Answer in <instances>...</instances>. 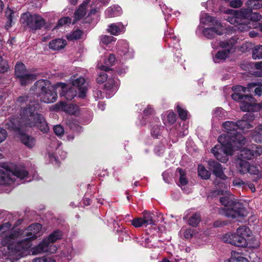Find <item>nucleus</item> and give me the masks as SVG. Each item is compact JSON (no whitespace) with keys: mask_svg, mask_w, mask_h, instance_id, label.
<instances>
[{"mask_svg":"<svg viewBox=\"0 0 262 262\" xmlns=\"http://www.w3.org/2000/svg\"><path fill=\"white\" fill-rule=\"evenodd\" d=\"M28 97H20L17 101L21 109L20 117H11L6 123V126L8 129H22L26 130L28 127L37 126L39 130L47 133L49 127L42 115L38 114L37 111L39 108V104L30 101Z\"/></svg>","mask_w":262,"mask_h":262,"instance_id":"1","label":"nucleus"},{"mask_svg":"<svg viewBox=\"0 0 262 262\" xmlns=\"http://www.w3.org/2000/svg\"><path fill=\"white\" fill-rule=\"evenodd\" d=\"M219 194H226V195L220 197L221 203L225 206L229 207L225 211L226 216L232 219H236L246 215V211L243 205L237 201L234 195L228 191L221 190L219 191Z\"/></svg>","mask_w":262,"mask_h":262,"instance_id":"2","label":"nucleus"},{"mask_svg":"<svg viewBox=\"0 0 262 262\" xmlns=\"http://www.w3.org/2000/svg\"><path fill=\"white\" fill-rule=\"evenodd\" d=\"M223 127L225 128L226 133L219 137L218 141L220 144L231 143L235 147H241L246 143V138L237 131L236 122L226 121L223 123Z\"/></svg>","mask_w":262,"mask_h":262,"instance_id":"3","label":"nucleus"},{"mask_svg":"<svg viewBox=\"0 0 262 262\" xmlns=\"http://www.w3.org/2000/svg\"><path fill=\"white\" fill-rule=\"evenodd\" d=\"M34 90L41 101L47 103L54 102L57 98L55 87L46 80H39L34 85Z\"/></svg>","mask_w":262,"mask_h":262,"instance_id":"4","label":"nucleus"},{"mask_svg":"<svg viewBox=\"0 0 262 262\" xmlns=\"http://www.w3.org/2000/svg\"><path fill=\"white\" fill-rule=\"evenodd\" d=\"M28 172L23 167L12 165L7 168L0 169V184L10 185L13 182L27 177Z\"/></svg>","mask_w":262,"mask_h":262,"instance_id":"5","label":"nucleus"},{"mask_svg":"<svg viewBox=\"0 0 262 262\" xmlns=\"http://www.w3.org/2000/svg\"><path fill=\"white\" fill-rule=\"evenodd\" d=\"M250 230L246 226H241L236 230V233H229L222 237L224 242L237 247H246L247 245V238L250 236Z\"/></svg>","mask_w":262,"mask_h":262,"instance_id":"6","label":"nucleus"},{"mask_svg":"<svg viewBox=\"0 0 262 262\" xmlns=\"http://www.w3.org/2000/svg\"><path fill=\"white\" fill-rule=\"evenodd\" d=\"M23 24L27 26L30 30H40L46 24L45 19L40 15L31 14L30 12L23 13L20 18Z\"/></svg>","mask_w":262,"mask_h":262,"instance_id":"7","label":"nucleus"},{"mask_svg":"<svg viewBox=\"0 0 262 262\" xmlns=\"http://www.w3.org/2000/svg\"><path fill=\"white\" fill-rule=\"evenodd\" d=\"M241 147H235L231 143L225 142V144L216 145L212 149V152L214 157L220 162L224 163L228 161V155L232 154L234 150Z\"/></svg>","mask_w":262,"mask_h":262,"instance_id":"8","label":"nucleus"},{"mask_svg":"<svg viewBox=\"0 0 262 262\" xmlns=\"http://www.w3.org/2000/svg\"><path fill=\"white\" fill-rule=\"evenodd\" d=\"M15 75L19 79L21 85H25L36 79V76L29 74L27 72L25 64L21 62L17 63L15 67Z\"/></svg>","mask_w":262,"mask_h":262,"instance_id":"9","label":"nucleus"},{"mask_svg":"<svg viewBox=\"0 0 262 262\" xmlns=\"http://www.w3.org/2000/svg\"><path fill=\"white\" fill-rule=\"evenodd\" d=\"M61 231L57 230L51 234L47 239H45L37 246L32 249L33 254H38L49 251V247L51 243L56 242L61 237Z\"/></svg>","mask_w":262,"mask_h":262,"instance_id":"10","label":"nucleus"},{"mask_svg":"<svg viewBox=\"0 0 262 262\" xmlns=\"http://www.w3.org/2000/svg\"><path fill=\"white\" fill-rule=\"evenodd\" d=\"M236 168L241 174L249 173L251 174H258L259 169L257 166L250 165L249 162L242 159H238L236 162Z\"/></svg>","mask_w":262,"mask_h":262,"instance_id":"11","label":"nucleus"},{"mask_svg":"<svg viewBox=\"0 0 262 262\" xmlns=\"http://www.w3.org/2000/svg\"><path fill=\"white\" fill-rule=\"evenodd\" d=\"M262 154V146L252 144L245 147L241 150V156L242 158L251 159L254 157L259 156Z\"/></svg>","mask_w":262,"mask_h":262,"instance_id":"12","label":"nucleus"},{"mask_svg":"<svg viewBox=\"0 0 262 262\" xmlns=\"http://www.w3.org/2000/svg\"><path fill=\"white\" fill-rule=\"evenodd\" d=\"M213 25V27L206 28L203 30L204 35L209 39L215 37L217 35H221L223 32V26L219 21H215Z\"/></svg>","mask_w":262,"mask_h":262,"instance_id":"13","label":"nucleus"},{"mask_svg":"<svg viewBox=\"0 0 262 262\" xmlns=\"http://www.w3.org/2000/svg\"><path fill=\"white\" fill-rule=\"evenodd\" d=\"M220 46L225 48L224 50L218 51L216 54L214 60L215 62H219V60H225L228 57L232 49V46L228 41H223L220 43Z\"/></svg>","mask_w":262,"mask_h":262,"instance_id":"14","label":"nucleus"},{"mask_svg":"<svg viewBox=\"0 0 262 262\" xmlns=\"http://www.w3.org/2000/svg\"><path fill=\"white\" fill-rule=\"evenodd\" d=\"M41 225L38 223L32 224L25 230L24 234L29 240L36 238L41 234Z\"/></svg>","mask_w":262,"mask_h":262,"instance_id":"15","label":"nucleus"},{"mask_svg":"<svg viewBox=\"0 0 262 262\" xmlns=\"http://www.w3.org/2000/svg\"><path fill=\"white\" fill-rule=\"evenodd\" d=\"M226 13L230 14V16L227 18V20L231 24L234 25L235 26H239L238 29L242 31H243L246 26L243 25L241 19L237 15L236 10L228 9L226 11Z\"/></svg>","mask_w":262,"mask_h":262,"instance_id":"16","label":"nucleus"},{"mask_svg":"<svg viewBox=\"0 0 262 262\" xmlns=\"http://www.w3.org/2000/svg\"><path fill=\"white\" fill-rule=\"evenodd\" d=\"M14 131L21 142L28 148H32L35 144V139L31 136L21 132L22 129H11Z\"/></svg>","mask_w":262,"mask_h":262,"instance_id":"17","label":"nucleus"},{"mask_svg":"<svg viewBox=\"0 0 262 262\" xmlns=\"http://www.w3.org/2000/svg\"><path fill=\"white\" fill-rule=\"evenodd\" d=\"M208 164L210 169L212 170L213 173L216 177L223 180L227 179V177L224 173L223 168L220 163L214 160H209Z\"/></svg>","mask_w":262,"mask_h":262,"instance_id":"18","label":"nucleus"},{"mask_svg":"<svg viewBox=\"0 0 262 262\" xmlns=\"http://www.w3.org/2000/svg\"><path fill=\"white\" fill-rule=\"evenodd\" d=\"M56 110L66 112L70 114L75 115L78 111V106L73 104H68L64 102H60L55 105Z\"/></svg>","mask_w":262,"mask_h":262,"instance_id":"19","label":"nucleus"},{"mask_svg":"<svg viewBox=\"0 0 262 262\" xmlns=\"http://www.w3.org/2000/svg\"><path fill=\"white\" fill-rule=\"evenodd\" d=\"M74 78L75 77H74ZM71 80L73 85L79 88V93L78 97L81 98L84 97L86 93V89L85 87L82 86L85 83L84 78L82 77H79L77 78H72Z\"/></svg>","mask_w":262,"mask_h":262,"instance_id":"20","label":"nucleus"},{"mask_svg":"<svg viewBox=\"0 0 262 262\" xmlns=\"http://www.w3.org/2000/svg\"><path fill=\"white\" fill-rule=\"evenodd\" d=\"M31 245L30 240L26 238L25 239L17 243L14 247V250L18 252L19 255L23 256L25 251L31 247Z\"/></svg>","mask_w":262,"mask_h":262,"instance_id":"21","label":"nucleus"},{"mask_svg":"<svg viewBox=\"0 0 262 262\" xmlns=\"http://www.w3.org/2000/svg\"><path fill=\"white\" fill-rule=\"evenodd\" d=\"M57 86L62 88L61 95L64 96L67 100H72L76 96V91L74 88H71L67 90L66 85L64 83H59Z\"/></svg>","mask_w":262,"mask_h":262,"instance_id":"22","label":"nucleus"},{"mask_svg":"<svg viewBox=\"0 0 262 262\" xmlns=\"http://www.w3.org/2000/svg\"><path fill=\"white\" fill-rule=\"evenodd\" d=\"M107 32L113 35H118L124 32L125 27L121 23L112 24L108 26Z\"/></svg>","mask_w":262,"mask_h":262,"instance_id":"23","label":"nucleus"},{"mask_svg":"<svg viewBox=\"0 0 262 262\" xmlns=\"http://www.w3.org/2000/svg\"><path fill=\"white\" fill-rule=\"evenodd\" d=\"M67 45L66 40L60 38L52 40L49 42V48L53 50H59L65 47Z\"/></svg>","mask_w":262,"mask_h":262,"instance_id":"24","label":"nucleus"},{"mask_svg":"<svg viewBox=\"0 0 262 262\" xmlns=\"http://www.w3.org/2000/svg\"><path fill=\"white\" fill-rule=\"evenodd\" d=\"M256 86H262V82L258 81V82L250 83L248 84L247 88H245V87H243V86H240V85L234 86V87H233L232 90L233 91H237V92L242 91L243 92H249L251 91V89L255 88Z\"/></svg>","mask_w":262,"mask_h":262,"instance_id":"25","label":"nucleus"},{"mask_svg":"<svg viewBox=\"0 0 262 262\" xmlns=\"http://www.w3.org/2000/svg\"><path fill=\"white\" fill-rule=\"evenodd\" d=\"M121 13V9L119 6L110 7L105 11L106 17L111 18L120 15Z\"/></svg>","mask_w":262,"mask_h":262,"instance_id":"26","label":"nucleus"},{"mask_svg":"<svg viewBox=\"0 0 262 262\" xmlns=\"http://www.w3.org/2000/svg\"><path fill=\"white\" fill-rule=\"evenodd\" d=\"M115 61V57L114 54H110L108 57L105 60V64L106 66L98 64V68L104 71H108L110 68L108 66H112L113 65Z\"/></svg>","mask_w":262,"mask_h":262,"instance_id":"27","label":"nucleus"},{"mask_svg":"<svg viewBox=\"0 0 262 262\" xmlns=\"http://www.w3.org/2000/svg\"><path fill=\"white\" fill-rule=\"evenodd\" d=\"M249 116V115L246 114L244 116L243 119L237 121V129L239 128L242 130H245L252 127L250 122L246 120Z\"/></svg>","mask_w":262,"mask_h":262,"instance_id":"28","label":"nucleus"},{"mask_svg":"<svg viewBox=\"0 0 262 262\" xmlns=\"http://www.w3.org/2000/svg\"><path fill=\"white\" fill-rule=\"evenodd\" d=\"M251 136L255 142L262 143V124L251 132Z\"/></svg>","mask_w":262,"mask_h":262,"instance_id":"29","label":"nucleus"},{"mask_svg":"<svg viewBox=\"0 0 262 262\" xmlns=\"http://www.w3.org/2000/svg\"><path fill=\"white\" fill-rule=\"evenodd\" d=\"M254 99L248 100L243 99L239 103V107L242 111L244 112H249L253 108L252 105V101Z\"/></svg>","mask_w":262,"mask_h":262,"instance_id":"30","label":"nucleus"},{"mask_svg":"<svg viewBox=\"0 0 262 262\" xmlns=\"http://www.w3.org/2000/svg\"><path fill=\"white\" fill-rule=\"evenodd\" d=\"M86 4L83 3L75 11L74 14L76 20H79L85 16L86 14Z\"/></svg>","mask_w":262,"mask_h":262,"instance_id":"31","label":"nucleus"},{"mask_svg":"<svg viewBox=\"0 0 262 262\" xmlns=\"http://www.w3.org/2000/svg\"><path fill=\"white\" fill-rule=\"evenodd\" d=\"M252 57L255 60L262 59V45L256 46L252 49Z\"/></svg>","mask_w":262,"mask_h":262,"instance_id":"32","label":"nucleus"},{"mask_svg":"<svg viewBox=\"0 0 262 262\" xmlns=\"http://www.w3.org/2000/svg\"><path fill=\"white\" fill-rule=\"evenodd\" d=\"M201 221V215L198 213H193L188 219V224L192 227H196Z\"/></svg>","mask_w":262,"mask_h":262,"instance_id":"33","label":"nucleus"},{"mask_svg":"<svg viewBox=\"0 0 262 262\" xmlns=\"http://www.w3.org/2000/svg\"><path fill=\"white\" fill-rule=\"evenodd\" d=\"M252 12L250 8L241 9L239 11H236L237 16H239L241 20L243 19H249Z\"/></svg>","mask_w":262,"mask_h":262,"instance_id":"34","label":"nucleus"},{"mask_svg":"<svg viewBox=\"0 0 262 262\" xmlns=\"http://www.w3.org/2000/svg\"><path fill=\"white\" fill-rule=\"evenodd\" d=\"M198 172L199 176L203 179H208L210 178V172L202 165H198Z\"/></svg>","mask_w":262,"mask_h":262,"instance_id":"35","label":"nucleus"},{"mask_svg":"<svg viewBox=\"0 0 262 262\" xmlns=\"http://www.w3.org/2000/svg\"><path fill=\"white\" fill-rule=\"evenodd\" d=\"M145 225H154L152 214L149 212H144L143 216L142 217Z\"/></svg>","mask_w":262,"mask_h":262,"instance_id":"36","label":"nucleus"},{"mask_svg":"<svg viewBox=\"0 0 262 262\" xmlns=\"http://www.w3.org/2000/svg\"><path fill=\"white\" fill-rule=\"evenodd\" d=\"M232 98L237 101H239L240 102L241 101H242L243 99H248V100H251V99H254V98L249 95H242L239 94L238 93H234L231 95Z\"/></svg>","mask_w":262,"mask_h":262,"instance_id":"37","label":"nucleus"},{"mask_svg":"<svg viewBox=\"0 0 262 262\" xmlns=\"http://www.w3.org/2000/svg\"><path fill=\"white\" fill-rule=\"evenodd\" d=\"M82 32L80 30H76L73 31L71 34L67 35V38L68 40H73L78 39L82 35Z\"/></svg>","mask_w":262,"mask_h":262,"instance_id":"38","label":"nucleus"},{"mask_svg":"<svg viewBox=\"0 0 262 262\" xmlns=\"http://www.w3.org/2000/svg\"><path fill=\"white\" fill-rule=\"evenodd\" d=\"M6 16L8 19L7 24L6 25V28L7 29H9L11 26V23L12 22V18L13 17L14 11L11 9H8L5 12Z\"/></svg>","mask_w":262,"mask_h":262,"instance_id":"39","label":"nucleus"},{"mask_svg":"<svg viewBox=\"0 0 262 262\" xmlns=\"http://www.w3.org/2000/svg\"><path fill=\"white\" fill-rule=\"evenodd\" d=\"M261 0H248L246 3V5L251 9H257L261 7V4L259 2Z\"/></svg>","mask_w":262,"mask_h":262,"instance_id":"40","label":"nucleus"},{"mask_svg":"<svg viewBox=\"0 0 262 262\" xmlns=\"http://www.w3.org/2000/svg\"><path fill=\"white\" fill-rule=\"evenodd\" d=\"M118 86L117 81L113 78H110L105 84V88L107 90L116 89Z\"/></svg>","mask_w":262,"mask_h":262,"instance_id":"41","label":"nucleus"},{"mask_svg":"<svg viewBox=\"0 0 262 262\" xmlns=\"http://www.w3.org/2000/svg\"><path fill=\"white\" fill-rule=\"evenodd\" d=\"M177 108L180 118L183 120H186L187 119L188 114L187 111L181 107V106L179 105H177Z\"/></svg>","mask_w":262,"mask_h":262,"instance_id":"42","label":"nucleus"},{"mask_svg":"<svg viewBox=\"0 0 262 262\" xmlns=\"http://www.w3.org/2000/svg\"><path fill=\"white\" fill-rule=\"evenodd\" d=\"M178 170L180 174V183L181 185L184 186L186 185L188 183V181L186 178L184 171L181 168L178 169Z\"/></svg>","mask_w":262,"mask_h":262,"instance_id":"43","label":"nucleus"},{"mask_svg":"<svg viewBox=\"0 0 262 262\" xmlns=\"http://www.w3.org/2000/svg\"><path fill=\"white\" fill-rule=\"evenodd\" d=\"M101 42L104 45H108L112 41H115L116 39L112 36L102 35L100 37Z\"/></svg>","mask_w":262,"mask_h":262,"instance_id":"44","label":"nucleus"},{"mask_svg":"<svg viewBox=\"0 0 262 262\" xmlns=\"http://www.w3.org/2000/svg\"><path fill=\"white\" fill-rule=\"evenodd\" d=\"M200 20L202 23L205 24H208L209 23L214 24L213 18L207 13L202 14Z\"/></svg>","mask_w":262,"mask_h":262,"instance_id":"45","label":"nucleus"},{"mask_svg":"<svg viewBox=\"0 0 262 262\" xmlns=\"http://www.w3.org/2000/svg\"><path fill=\"white\" fill-rule=\"evenodd\" d=\"M8 69L9 66L7 62L0 56V73H3L6 72L8 71Z\"/></svg>","mask_w":262,"mask_h":262,"instance_id":"46","label":"nucleus"},{"mask_svg":"<svg viewBox=\"0 0 262 262\" xmlns=\"http://www.w3.org/2000/svg\"><path fill=\"white\" fill-rule=\"evenodd\" d=\"M132 225L136 228L145 225L142 217L136 218L132 221Z\"/></svg>","mask_w":262,"mask_h":262,"instance_id":"47","label":"nucleus"},{"mask_svg":"<svg viewBox=\"0 0 262 262\" xmlns=\"http://www.w3.org/2000/svg\"><path fill=\"white\" fill-rule=\"evenodd\" d=\"M71 19L69 17H64L60 18L57 24L58 26H63L71 24Z\"/></svg>","mask_w":262,"mask_h":262,"instance_id":"48","label":"nucleus"},{"mask_svg":"<svg viewBox=\"0 0 262 262\" xmlns=\"http://www.w3.org/2000/svg\"><path fill=\"white\" fill-rule=\"evenodd\" d=\"M54 132L55 134L59 137H61L64 134V129L60 125H57L54 127Z\"/></svg>","mask_w":262,"mask_h":262,"instance_id":"49","label":"nucleus"},{"mask_svg":"<svg viewBox=\"0 0 262 262\" xmlns=\"http://www.w3.org/2000/svg\"><path fill=\"white\" fill-rule=\"evenodd\" d=\"M104 72L105 71H103V72L99 73V76L97 78V81L98 83H102L106 80L107 75Z\"/></svg>","mask_w":262,"mask_h":262,"instance_id":"50","label":"nucleus"},{"mask_svg":"<svg viewBox=\"0 0 262 262\" xmlns=\"http://www.w3.org/2000/svg\"><path fill=\"white\" fill-rule=\"evenodd\" d=\"M243 5L241 0H233L229 2V6L234 8L241 7Z\"/></svg>","mask_w":262,"mask_h":262,"instance_id":"51","label":"nucleus"},{"mask_svg":"<svg viewBox=\"0 0 262 262\" xmlns=\"http://www.w3.org/2000/svg\"><path fill=\"white\" fill-rule=\"evenodd\" d=\"M151 136L155 138H158L161 134L160 128L158 126H154L151 130Z\"/></svg>","mask_w":262,"mask_h":262,"instance_id":"52","label":"nucleus"},{"mask_svg":"<svg viewBox=\"0 0 262 262\" xmlns=\"http://www.w3.org/2000/svg\"><path fill=\"white\" fill-rule=\"evenodd\" d=\"M261 17V15L259 13L256 12L253 13L252 11L249 19L254 21H258L260 20Z\"/></svg>","mask_w":262,"mask_h":262,"instance_id":"53","label":"nucleus"},{"mask_svg":"<svg viewBox=\"0 0 262 262\" xmlns=\"http://www.w3.org/2000/svg\"><path fill=\"white\" fill-rule=\"evenodd\" d=\"M167 119L169 123H174L176 121V114L174 112H170L167 115Z\"/></svg>","mask_w":262,"mask_h":262,"instance_id":"54","label":"nucleus"},{"mask_svg":"<svg viewBox=\"0 0 262 262\" xmlns=\"http://www.w3.org/2000/svg\"><path fill=\"white\" fill-rule=\"evenodd\" d=\"M7 137V133L6 130L0 127V143L5 140Z\"/></svg>","mask_w":262,"mask_h":262,"instance_id":"55","label":"nucleus"},{"mask_svg":"<svg viewBox=\"0 0 262 262\" xmlns=\"http://www.w3.org/2000/svg\"><path fill=\"white\" fill-rule=\"evenodd\" d=\"M245 184V182L239 178H235L233 181V185L235 186H241Z\"/></svg>","mask_w":262,"mask_h":262,"instance_id":"56","label":"nucleus"},{"mask_svg":"<svg viewBox=\"0 0 262 262\" xmlns=\"http://www.w3.org/2000/svg\"><path fill=\"white\" fill-rule=\"evenodd\" d=\"M193 234V231L190 229H186L184 233V237L187 239L192 237Z\"/></svg>","mask_w":262,"mask_h":262,"instance_id":"57","label":"nucleus"},{"mask_svg":"<svg viewBox=\"0 0 262 262\" xmlns=\"http://www.w3.org/2000/svg\"><path fill=\"white\" fill-rule=\"evenodd\" d=\"M153 112L154 110L151 106H149L146 110H144V114L145 115L147 116L149 114H151Z\"/></svg>","mask_w":262,"mask_h":262,"instance_id":"58","label":"nucleus"},{"mask_svg":"<svg viewBox=\"0 0 262 262\" xmlns=\"http://www.w3.org/2000/svg\"><path fill=\"white\" fill-rule=\"evenodd\" d=\"M46 260V257H42L36 258L33 259L32 262H45Z\"/></svg>","mask_w":262,"mask_h":262,"instance_id":"59","label":"nucleus"},{"mask_svg":"<svg viewBox=\"0 0 262 262\" xmlns=\"http://www.w3.org/2000/svg\"><path fill=\"white\" fill-rule=\"evenodd\" d=\"M237 262H249V261L245 257L239 256L236 258Z\"/></svg>","mask_w":262,"mask_h":262,"instance_id":"60","label":"nucleus"},{"mask_svg":"<svg viewBox=\"0 0 262 262\" xmlns=\"http://www.w3.org/2000/svg\"><path fill=\"white\" fill-rule=\"evenodd\" d=\"M223 110L221 108H219L215 110L214 111V115L215 116L217 117L219 115V114H221L223 112Z\"/></svg>","mask_w":262,"mask_h":262,"instance_id":"61","label":"nucleus"},{"mask_svg":"<svg viewBox=\"0 0 262 262\" xmlns=\"http://www.w3.org/2000/svg\"><path fill=\"white\" fill-rule=\"evenodd\" d=\"M255 67L257 69L262 70V61H260L258 63H256Z\"/></svg>","mask_w":262,"mask_h":262,"instance_id":"62","label":"nucleus"},{"mask_svg":"<svg viewBox=\"0 0 262 262\" xmlns=\"http://www.w3.org/2000/svg\"><path fill=\"white\" fill-rule=\"evenodd\" d=\"M225 262H237L236 258L235 257H231L228 259L225 260Z\"/></svg>","mask_w":262,"mask_h":262,"instance_id":"63","label":"nucleus"},{"mask_svg":"<svg viewBox=\"0 0 262 262\" xmlns=\"http://www.w3.org/2000/svg\"><path fill=\"white\" fill-rule=\"evenodd\" d=\"M45 262H55V260L50 257H46Z\"/></svg>","mask_w":262,"mask_h":262,"instance_id":"64","label":"nucleus"}]
</instances>
